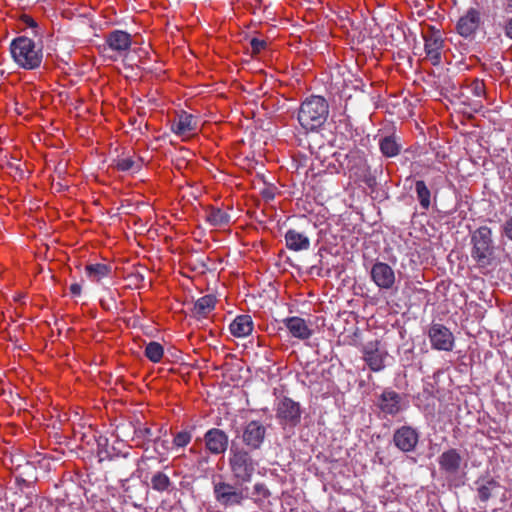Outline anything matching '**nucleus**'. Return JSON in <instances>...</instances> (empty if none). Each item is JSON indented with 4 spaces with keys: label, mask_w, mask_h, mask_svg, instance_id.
<instances>
[{
    "label": "nucleus",
    "mask_w": 512,
    "mask_h": 512,
    "mask_svg": "<svg viewBox=\"0 0 512 512\" xmlns=\"http://www.w3.org/2000/svg\"><path fill=\"white\" fill-rule=\"evenodd\" d=\"M387 357L386 348L378 340L370 341L363 347V359L374 372L382 371L385 368Z\"/></svg>",
    "instance_id": "obj_6"
},
{
    "label": "nucleus",
    "mask_w": 512,
    "mask_h": 512,
    "mask_svg": "<svg viewBox=\"0 0 512 512\" xmlns=\"http://www.w3.org/2000/svg\"><path fill=\"white\" fill-rule=\"evenodd\" d=\"M503 9L506 13H512V0H505L503 3Z\"/></svg>",
    "instance_id": "obj_40"
},
{
    "label": "nucleus",
    "mask_w": 512,
    "mask_h": 512,
    "mask_svg": "<svg viewBox=\"0 0 512 512\" xmlns=\"http://www.w3.org/2000/svg\"><path fill=\"white\" fill-rule=\"evenodd\" d=\"M151 487L157 492H169L172 489V482L167 474L158 471L151 478Z\"/></svg>",
    "instance_id": "obj_28"
},
{
    "label": "nucleus",
    "mask_w": 512,
    "mask_h": 512,
    "mask_svg": "<svg viewBox=\"0 0 512 512\" xmlns=\"http://www.w3.org/2000/svg\"><path fill=\"white\" fill-rule=\"evenodd\" d=\"M115 166L120 171H138L141 168V161L127 156L116 160Z\"/></svg>",
    "instance_id": "obj_30"
},
{
    "label": "nucleus",
    "mask_w": 512,
    "mask_h": 512,
    "mask_svg": "<svg viewBox=\"0 0 512 512\" xmlns=\"http://www.w3.org/2000/svg\"><path fill=\"white\" fill-rule=\"evenodd\" d=\"M502 235L512 241V216L508 217L501 226Z\"/></svg>",
    "instance_id": "obj_35"
},
{
    "label": "nucleus",
    "mask_w": 512,
    "mask_h": 512,
    "mask_svg": "<svg viewBox=\"0 0 512 512\" xmlns=\"http://www.w3.org/2000/svg\"><path fill=\"white\" fill-rule=\"evenodd\" d=\"M163 354V346L158 342L151 341L145 347V356L154 363L160 362Z\"/></svg>",
    "instance_id": "obj_29"
},
{
    "label": "nucleus",
    "mask_w": 512,
    "mask_h": 512,
    "mask_svg": "<svg viewBox=\"0 0 512 512\" xmlns=\"http://www.w3.org/2000/svg\"><path fill=\"white\" fill-rule=\"evenodd\" d=\"M283 323L287 330L289 331V333L291 334V336L299 340H307L313 334V330L301 317H288L283 320Z\"/></svg>",
    "instance_id": "obj_17"
},
{
    "label": "nucleus",
    "mask_w": 512,
    "mask_h": 512,
    "mask_svg": "<svg viewBox=\"0 0 512 512\" xmlns=\"http://www.w3.org/2000/svg\"><path fill=\"white\" fill-rule=\"evenodd\" d=\"M438 463L446 474L456 475L461 467L462 457L456 449H449L439 456Z\"/></svg>",
    "instance_id": "obj_19"
},
{
    "label": "nucleus",
    "mask_w": 512,
    "mask_h": 512,
    "mask_svg": "<svg viewBox=\"0 0 512 512\" xmlns=\"http://www.w3.org/2000/svg\"><path fill=\"white\" fill-rule=\"evenodd\" d=\"M418 441L419 432L408 425L399 427L393 434V443L402 452L414 451Z\"/></svg>",
    "instance_id": "obj_9"
},
{
    "label": "nucleus",
    "mask_w": 512,
    "mask_h": 512,
    "mask_svg": "<svg viewBox=\"0 0 512 512\" xmlns=\"http://www.w3.org/2000/svg\"><path fill=\"white\" fill-rule=\"evenodd\" d=\"M229 465L234 477L247 483L251 481L257 464L248 451L243 448H231Z\"/></svg>",
    "instance_id": "obj_5"
},
{
    "label": "nucleus",
    "mask_w": 512,
    "mask_h": 512,
    "mask_svg": "<svg viewBox=\"0 0 512 512\" xmlns=\"http://www.w3.org/2000/svg\"><path fill=\"white\" fill-rule=\"evenodd\" d=\"M378 406L386 415H396L401 410V396L390 389H386L379 397Z\"/></svg>",
    "instance_id": "obj_18"
},
{
    "label": "nucleus",
    "mask_w": 512,
    "mask_h": 512,
    "mask_svg": "<svg viewBox=\"0 0 512 512\" xmlns=\"http://www.w3.org/2000/svg\"><path fill=\"white\" fill-rule=\"evenodd\" d=\"M215 307V297L212 295H205L199 298L193 305L192 313L196 317H205Z\"/></svg>",
    "instance_id": "obj_22"
},
{
    "label": "nucleus",
    "mask_w": 512,
    "mask_h": 512,
    "mask_svg": "<svg viewBox=\"0 0 512 512\" xmlns=\"http://www.w3.org/2000/svg\"><path fill=\"white\" fill-rule=\"evenodd\" d=\"M266 435L265 426L259 421H250L246 424L242 433V441L250 449H259Z\"/></svg>",
    "instance_id": "obj_11"
},
{
    "label": "nucleus",
    "mask_w": 512,
    "mask_h": 512,
    "mask_svg": "<svg viewBox=\"0 0 512 512\" xmlns=\"http://www.w3.org/2000/svg\"><path fill=\"white\" fill-rule=\"evenodd\" d=\"M480 20V12L470 8L457 23L458 33L465 38L473 36L480 25Z\"/></svg>",
    "instance_id": "obj_15"
},
{
    "label": "nucleus",
    "mask_w": 512,
    "mask_h": 512,
    "mask_svg": "<svg viewBox=\"0 0 512 512\" xmlns=\"http://www.w3.org/2000/svg\"><path fill=\"white\" fill-rule=\"evenodd\" d=\"M467 88L469 89V91L472 93L473 96L475 97H483L485 95V85H484V82L478 78L472 80Z\"/></svg>",
    "instance_id": "obj_32"
},
{
    "label": "nucleus",
    "mask_w": 512,
    "mask_h": 512,
    "mask_svg": "<svg viewBox=\"0 0 512 512\" xmlns=\"http://www.w3.org/2000/svg\"><path fill=\"white\" fill-rule=\"evenodd\" d=\"M204 440L206 448L212 454H222L227 450L228 436L218 428L208 430L204 435Z\"/></svg>",
    "instance_id": "obj_14"
},
{
    "label": "nucleus",
    "mask_w": 512,
    "mask_h": 512,
    "mask_svg": "<svg viewBox=\"0 0 512 512\" xmlns=\"http://www.w3.org/2000/svg\"><path fill=\"white\" fill-rule=\"evenodd\" d=\"M38 37L34 40L28 36H18L12 40L10 51L15 63L24 69L33 70L40 67L43 60V42L41 34L34 31Z\"/></svg>",
    "instance_id": "obj_1"
},
{
    "label": "nucleus",
    "mask_w": 512,
    "mask_h": 512,
    "mask_svg": "<svg viewBox=\"0 0 512 512\" xmlns=\"http://www.w3.org/2000/svg\"><path fill=\"white\" fill-rule=\"evenodd\" d=\"M504 33L507 38L512 40V17L505 22Z\"/></svg>",
    "instance_id": "obj_37"
},
{
    "label": "nucleus",
    "mask_w": 512,
    "mask_h": 512,
    "mask_svg": "<svg viewBox=\"0 0 512 512\" xmlns=\"http://www.w3.org/2000/svg\"><path fill=\"white\" fill-rule=\"evenodd\" d=\"M276 416L281 424L296 426L301 418L299 403L290 398H283L277 405Z\"/></svg>",
    "instance_id": "obj_8"
},
{
    "label": "nucleus",
    "mask_w": 512,
    "mask_h": 512,
    "mask_svg": "<svg viewBox=\"0 0 512 512\" xmlns=\"http://www.w3.org/2000/svg\"><path fill=\"white\" fill-rule=\"evenodd\" d=\"M134 433L137 438H140L142 440H148L150 438V436L152 435V431L148 427L136 428Z\"/></svg>",
    "instance_id": "obj_36"
},
{
    "label": "nucleus",
    "mask_w": 512,
    "mask_h": 512,
    "mask_svg": "<svg viewBox=\"0 0 512 512\" xmlns=\"http://www.w3.org/2000/svg\"><path fill=\"white\" fill-rule=\"evenodd\" d=\"M171 129L178 136L189 137L197 130V121L192 114L181 111L172 121Z\"/></svg>",
    "instance_id": "obj_13"
},
{
    "label": "nucleus",
    "mask_w": 512,
    "mask_h": 512,
    "mask_svg": "<svg viewBox=\"0 0 512 512\" xmlns=\"http://www.w3.org/2000/svg\"><path fill=\"white\" fill-rule=\"evenodd\" d=\"M428 335L432 348L441 351H451L453 349L454 336L442 324H433L429 329Z\"/></svg>",
    "instance_id": "obj_10"
},
{
    "label": "nucleus",
    "mask_w": 512,
    "mask_h": 512,
    "mask_svg": "<svg viewBox=\"0 0 512 512\" xmlns=\"http://www.w3.org/2000/svg\"><path fill=\"white\" fill-rule=\"evenodd\" d=\"M270 496V491L263 483H256L253 487L252 495L249 498L253 499L255 503L264 501Z\"/></svg>",
    "instance_id": "obj_31"
},
{
    "label": "nucleus",
    "mask_w": 512,
    "mask_h": 512,
    "mask_svg": "<svg viewBox=\"0 0 512 512\" xmlns=\"http://www.w3.org/2000/svg\"><path fill=\"white\" fill-rule=\"evenodd\" d=\"M371 279L381 290H391L396 282L393 268L384 262H376L370 271Z\"/></svg>",
    "instance_id": "obj_7"
},
{
    "label": "nucleus",
    "mask_w": 512,
    "mask_h": 512,
    "mask_svg": "<svg viewBox=\"0 0 512 512\" xmlns=\"http://www.w3.org/2000/svg\"><path fill=\"white\" fill-rule=\"evenodd\" d=\"M233 336L243 338L248 336L253 330V321L250 315L237 316L229 326Z\"/></svg>",
    "instance_id": "obj_21"
},
{
    "label": "nucleus",
    "mask_w": 512,
    "mask_h": 512,
    "mask_svg": "<svg viewBox=\"0 0 512 512\" xmlns=\"http://www.w3.org/2000/svg\"><path fill=\"white\" fill-rule=\"evenodd\" d=\"M476 485L478 498L482 502L488 501L493 495V492L500 487L499 483L494 479L478 480Z\"/></svg>",
    "instance_id": "obj_23"
},
{
    "label": "nucleus",
    "mask_w": 512,
    "mask_h": 512,
    "mask_svg": "<svg viewBox=\"0 0 512 512\" xmlns=\"http://www.w3.org/2000/svg\"><path fill=\"white\" fill-rule=\"evenodd\" d=\"M85 270L88 278L94 282H99L108 276L111 271L109 266L101 263L87 265Z\"/></svg>",
    "instance_id": "obj_27"
},
{
    "label": "nucleus",
    "mask_w": 512,
    "mask_h": 512,
    "mask_svg": "<svg viewBox=\"0 0 512 512\" xmlns=\"http://www.w3.org/2000/svg\"><path fill=\"white\" fill-rule=\"evenodd\" d=\"M23 22L25 23V25H26L27 27H30V28H32V29H35V28H37V27H38V25H37L36 21H35L33 18H31V17H29V16H27V15H24V16H23Z\"/></svg>",
    "instance_id": "obj_38"
},
{
    "label": "nucleus",
    "mask_w": 512,
    "mask_h": 512,
    "mask_svg": "<svg viewBox=\"0 0 512 512\" xmlns=\"http://www.w3.org/2000/svg\"><path fill=\"white\" fill-rule=\"evenodd\" d=\"M426 57L433 65L441 62V54L443 49V39L439 32H431L424 36Z\"/></svg>",
    "instance_id": "obj_16"
},
{
    "label": "nucleus",
    "mask_w": 512,
    "mask_h": 512,
    "mask_svg": "<svg viewBox=\"0 0 512 512\" xmlns=\"http://www.w3.org/2000/svg\"><path fill=\"white\" fill-rule=\"evenodd\" d=\"M329 106L325 98L321 96H310L300 105L298 110V121L305 130H316L327 120Z\"/></svg>",
    "instance_id": "obj_2"
},
{
    "label": "nucleus",
    "mask_w": 512,
    "mask_h": 512,
    "mask_svg": "<svg viewBox=\"0 0 512 512\" xmlns=\"http://www.w3.org/2000/svg\"><path fill=\"white\" fill-rule=\"evenodd\" d=\"M248 487L225 481H213L215 500L223 507L240 506L249 498Z\"/></svg>",
    "instance_id": "obj_4"
},
{
    "label": "nucleus",
    "mask_w": 512,
    "mask_h": 512,
    "mask_svg": "<svg viewBox=\"0 0 512 512\" xmlns=\"http://www.w3.org/2000/svg\"><path fill=\"white\" fill-rule=\"evenodd\" d=\"M415 192L421 208L428 210L431 205V192L423 180L415 182Z\"/></svg>",
    "instance_id": "obj_26"
},
{
    "label": "nucleus",
    "mask_w": 512,
    "mask_h": 512,
    "mask_svg": "<svg viewBox=\"0 0 512 512\" xmlns=\"http://www.w3.org/2000/svg\"><path fill=\"white\" fill-rule=\"evenodd\" d=\"M70 292L74 295V296H79L81 294V285L78 284V283H73L71 284L70 286Z\"/></svg>",
    "instance_id": "obj_39"
},
{
    "label": "nucleus",
    "mask_w": 512,
    "mask_h": 512,
    "mask_svg": "<svg viewBox=\"0 0 512 512\" xmlns=\"http://www.w3.org/2000/svg\"><path fill=\"white\" fill-rule=\"evenodd\" d=\"M206 219L214 227H223L230 222V215L220 208H210L207 210Z\"/></svg>",
    "instance_id": "obj_24"
},
{
    "label": "nucleus",
    "mask_w": 512,
    "mask_h": 512,
    "mask_svg": "<svg viewBox=\"0 0 512 512\" xmlns=\"http://www.w3.org/2000/svg\"><path fill=\"white\" fill-rule=\"evenodd\" d=\"M192 435L188 431H180L175 434L173 439V445L177 448L185 447L190 443Z\"/></svg>",
    "instance_id": "obj_33"
},
{
    "label": "nucleus",
    "mask_w": 512,
    "mask_h": 512,
    "mask_svg": "<svg viewBox=\"0 0 512 512\" xmlns=\"http://www.w3.org/2000/svg\"><path fill=\"white\" fill-rule=\"evenodd\" d=\"M471 257L479 267H487L494 259L492 230L487 226L477 228L471 234Z\"/></svg>",
    "instance_id": "obj_3"
},
{
    "label": "nucleus",
    "mask_w": 512,
    "mask_h": 512,
    "mask_svg": "<svg viewBox=\"0 0 512 512\" xmlns=\"http://www.w3.org/2000/svg\"><path fill=\"white\" fill-rule=\"evenodd\" d=\"M252 52L257 54L260 53L267 45L265 40L252 38L250 41Z\"/></svg>",
    "instance_id": "obj_34"
},
{
    "label": "nucleus",
    "mask_w": 512,
    "mask_h": 512,
    "mask_svg": "<svg viewBox=\"0 0 512 512\" xmlns=\"http://www.w3.org/2000/svg\"><path fill=\"white\" fill-rule=\"evenodd\" d=\"M105 42L109 49L116 52L119 56H124L132 45V38L126 31L114 30L106 36Z\"/></svg>",
    "instance_id": "obj_12"
},
{
    "label": "nucleus",
    "mask_w": 512,
    "mask_h": 512,
    "mask_svg": "<svg viewBox=\"0 0 512 512\" xmlns=\"http://www.w3.org/2000/svg\"><path fill=\"white\" fill-rule=\"evenodd\" d=\"M286 247L291 251H303L310 248V239L304 233L298 232L295 229H289L285 233Z\"/></svg>",
    "instance_id": "obj_20"
},
{
    "label": "nucleus",
    "mask_w": 512,
    "mask_h": 512,
    "mask_svg": "<svg viewBox=\"0 0 512 512\" xmlns=\"http://www.w3.org/2000/svg\"><path fill=\"white\" fill-rule=\"evenodd\" d=\"M382 154L386 157H394L399 154L401 145L393 136H386L379 141Z\"/></svg>",
    "instance_id": "obj_25"
}]
</instances>
